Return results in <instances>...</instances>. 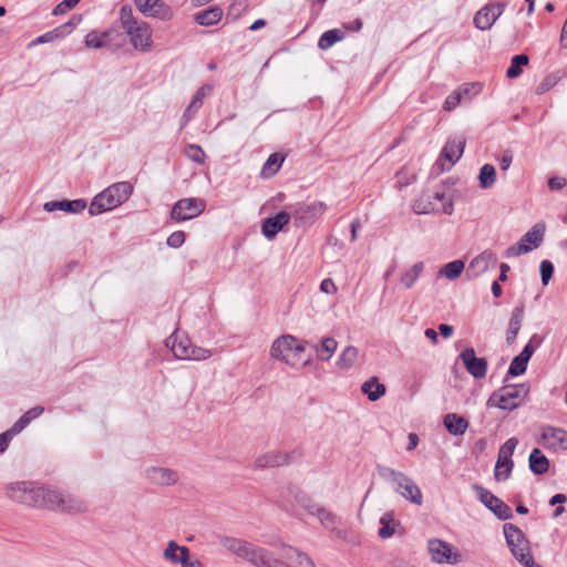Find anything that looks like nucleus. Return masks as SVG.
Returning <instances> with one entry per match:
<instances>
[{"mask_svg":"<svg viewBox=\"0 0 567 567\" xmlns=\"http://www.w3.org/2000/svg\"><path fill=\"white\" fill-rule=\"evenodd\" d=\"M221 544L243 559L260 567H316L313 560L303 551L292 546H282L280 558L268 550L256 547L243 539L225 536Z\"/></svg>","mask_w":567,"mask_h":567,"instance_id":"1","label":"nucleus"},{"mask_svg":"<svg viewBox=\"0 0 567 567\" xmlns=\"http://www.w3.org/2000/svg\"><path fill=\"white\" fill-rule=\"evenodd\" d=\"M6 493L10 499L17 503L39 508H48L52 502L50 497L56 498V495L51 493V488L33 482L11 483L7 486Z\"/></svg>","mask_w":567,"mask_h":567,"instance_id":"2","label":"nucleus"},{"mask_svg":"<svg viewBox=\"0 0 567 567\" xmlns=\"http://www.w3.org/2000/svg\"><path fill=\"white\" fill-rule=\"evenodd\" d=\"M132 193L133 186L131 183H114L93 198L89 206V214L91 216H97L110 212L126 202Z\"/></svg>","mask_w":567,"mask_h":567,"instance_id":"3","label":"nucleus"},{"mask_svg":"<svg viewBox=\"0 0 567 567\" xmlns=\"http://www.w3.org/2000/svg\"><path fill=\"white\" fill-rule=\"evenodd\" d=\"M377 471L380 477L386 482H390L394 486L395 492H398L405 499L415 505L422 504V492L412 478L406 476L404 473L395 471L389 466L378 465Z\"/></svg>","mask_w":567,"mask_h":567,"instance_id":"4","label":"nucleus"},{"mask_svg":"<svg viewBox=\"0 0 567 567\" xmlns=\"http://www.w3.org/2000/svg\"><path fill=\"white\" fill-rule=\"evenodd\" d=\"M528 392L526 383L505 384L489 395L486 406L513 411L523 404Z\"/></svg>","mask_w":567,"mask_h":567,"instance_id":"5","label":"nucleus"},{"mask_svg":"<svg viewBox=\"0 0 567 567\" xmlns=\"http://www.w3.org/2000/svg\"><path fill=\"white\" fill-rule=\"evenodd\" d=\"M166 346L171 347L173 354L179 360L203 361L212 357L210 350L194 346L187 337L179 336L177 331L168 337Z\"/></svg>","mask_w":567,"mask_h":567,"instance_id":"6","label":"nucleus"},{"mask_svg":"<svg viewBox=\"0 0 567 567\" xmlns=\"http://www.w3.org/2000/svg\"><path fill=\"white\" fill-rule=\"evenodd\" d=\"M413 210L416 214H435L443 212L452 215L454 210L453 202L444 192L422 194L413 204Z\"/></svg>","mask_w":567,"mask_h":567,"instance_id":"7","label":"nucleus"},{"mask_svg":"<svg viewBox=\"0 0 567 567\" xmlns=\"http://www.w3.org/2000/svg\"><path fill=\"white\" fill-rule=\"evenodd\" d=\"M290 219H293L296 227L306 228L315 224V221L324 214L327 205L323 202L297 203L287 206Z\"/></svg>","mask_w":567,"mask_h":567,"instance_id":"8","label":"nucleus"},{"mask_svg":"<svg viewBox=\"0 0 567 567\" xmlns=\"http://www.w3.org/2000/svg\"><path fill=\"white\" fill-rule=\"evenodd\" d=\"M518 445L516 437L508 439L498 450L497 461L494 468V477L497 482L509 478L514 468L513 454Z\"/></svg>","mask_w":567,"mask_h":567,"instance_id":"9","label":"nucleus"},{"mask_svg":"<svg viewBox=\"0 0 567 567\" xmlns=\"http://www.w3.org/2000/svg\"><path fill=\"white\" fill-rule=\"evenodd\" d=\"M427 551L431 560L435 564L456 565L461 561L460 551L451 544L439 538L427 540Z\"/></svg>","mask_w":567,"mask_h":567,"instance_id":"10","label":"nucleus"},{"mask_svg":"<svg viewBox=\"0 0 567 567\" xmlns=\"http://www.w3.org/2000/svg\"><path fill=\"white\" fill-rule=\"evenodd\" d=\"M297 342V339L291 334H284L276 339L270 348V354L274 359L280 360L292 368H302L307 365L310 359L305 360H291L292 343Z\"/></svg>","mask_w":567,"mask_h":567,"instance_id":"11","label":"nucleus"},{"mask_svg":"<svg viewBox=\"0 0 567 567\" xmlns=\"http://www.w3.org/2000/svg\"><path fill=\"white\" fill-rule=\"evenodd\" d=\"M206 207L202 198H183L177 200L171 209V218L175 221H186L199 216Z\"/></svg>","mask_w":567,"mask_h":567,"instance_id":"12","label":"nucleus"},{"mask_svg":"<svg viewBox=\"0 0 567 567\" xmlns=\"http://www.w3.org/2000/svg\"><path fill=\"white\" fill-rule=\"evenodd\" d=\"M504 536L511 553L519 564L525 566L533 563L530 542L526 534H504Z\"/></svg>","mask_w":567,"mask_h":567,"instance_id":"13","label":"nucleus"},{"mask_svg":"<svg viewBox=\"0 0 567 567\" xmlns=\"http://www.w3.org/2000/svg\"><path fill=\"white\" fill-rule=\"evenodd\" d=\"M505 3L489 2L481 8L473 18V24L481 31L489 30L497 19L503 14Z\"/></svg>","mask_w":567,"mask_h":567,"instance_id":"14","label":"nucleus"},{"mask_svg":"<svg viewBox=\"0 0 567 567\" xmlns=\"http://www.w3.org/2000/svg\"><path fill=\"white\" fill-rule=\"evenodd\" d=\"M51 493L55 494L56 498L51 497L52 502L49 504L48 509H58L69 514H78L86 509V504L73 495L63 494L54 488H51Z\"/></svg>","mask_w":567,"mask_h":567,"instance_id":"15","label":"nucleus"},{"mask_svg":"<svg viewBox=\"0 0 567 567\" xmlns=\"http://www.w3.org/2000/svg\"><path fill=\"white\" fill-rule=\"evenodd\" d=\"M480 501L491 509L499 519L506 520L513 516L511 507L501 498L484 487L475 486Z\"/></svg>","mask_w":567,"mask_h":567,"instance_id":"16","label":"nucleus"},{"mask_svg":"<svg viewBox=\"0 0 567 567\" xmlns=\"http://www.w3.org/2000/svg\"><path fill=\"white\" fill-rule=\"evenodd\" d=\"M125 32L130 37V42L134 49L142 52H146L152 49V31L146 22L141 21Z\"/></svg>","mask_w":567,"mask_h":567,"instance_id":"17","label":"nucleus"},{"mask_svg":"<svg viewBox=\"0 0 567 567\" xmlns=\"http://www.w3.org/2000/svg\"><path fill=\"white\" fill-rule=\"evenodd\" d=\"M466 371L475 379H482L487 373V361L484 358H477L473 348H465L458 357Z\"/></svg>","mask_w":567,"mask_h":567,"instance_id":"18","label":"nucleus"},{"mask_svg":"<svg viewBox=\"0 0 567 567\" xmlns=\"http://www.w3.org/2000/svg\"><path fill=\"white\" fill-rule=\"evenodd\" d=\"M300 453L292 451V452H280V451H270L267 452L256 458V465L260 468L266 467H276V466H282L288 465L292 461H295Z\"/></svg>","mask_w":567,"mask_h":567,"instance_id":"19","label":"nucleus"},{"mask_svg":"<svg viewBox=\"0 0 567 567\" xmlns=\"http://www.w3.org/2000/svg\"><path fill=\"white\" fill-rule=\"evenodd\" d=\"M136 8L145 16L168 19L171 9L162 0H134Z\"/></svg>","mask_w":567,"mask_h":567,"instance_id":"20","label":"nucleus"},{"mask_svg":"<svg viewBox=\"0 0 567 567\" xmlns=\"http://www.w3.org/2000/svg\"><path fill=\"white\" fill-rule=\"evenodd\" d=\"M542 439L544 445L549 450H567V431L560 427L545 426L543 427Z\"/></svg>","mask_w":567,"mask_h":567,"instance_id":"21","label":"nucleus"},{"mask_svg":"<svg viewBox=\"0 0 567 567\" xmlns=\"http://www.w3.org/2000/svg\"><path fill=\"white\" fill-rule=\"evenodd\" d=\"M290 214L282 210L262 221L261 233L267 239H274L276 235L289 223Z\"/></svg>","mask_w":567,"mask_h":567,"instance_id":"22","label":"nucleus"},{"mask_svg":"<svg viewBox=\"0 0 567 567\" xmlns=\"http://www.w3.org/2000/svg\"><path fill=\"white\" fill-rule=\"evenodd\" d=\"M86 202L82 198L73 199V200H51L47 202L43 205V209L48 213H52L55 210H62L70 214H79L86 208Z\"/></svg>","mask_w":567,"mask_h":567,"instance_id":"23","label":"nucleus"},{"mask_svg":"<svg viewBox=\"0 0 567 567\" xmlns=\"http://www.w3.org/2000/svg\"><path fill=\"white\" fill-rule=\"evenodd\" d=\"M147 478L155 485L169 486L178 481V474L166 467H151L146 471Z\"/></svg>","mask_w":567,"mask_h":567,"instance_id":"24","label":"nucleus"},{"mask_svg":"<svg viewBox=\"0 0 567 567\" xmlns=\"http://www.w3.org/2000/svg\"><path fill=\"white\" fill-rule=\"evenodd\" d=\"M524 313L525 305L524 302H519V305H517L512 311L508 327L506 330V342L508 344L513 343L516 340L519 329L522 327Z\"/></svg>","mask_w":567,"mask_h":567,"instance_id":"25","label":"nucleus"},{"mask_svg":"<svg viewBox=\"0 0 567 567\" xmlns=\"http://www.w3.org/2000/svg\"><path fill=\"white\" fill-rule=\"evenodd\" d=\"M117 30L110 28L103 32L91 31L85 35V45L87 48L101 49L114 40Z\"/></svg>","mask_w":567,"mask_h":567,"instance_id":"26","label":"nucleus"},{"mask_svg":"<svg viewBox=\"0 0 567 567\" xmlns=\"http://www.w3.org/2000/svg\"><path fill=\"white\" fill-rule=\"evenodd\" d=\"M443 425L451 435L457 436L463 435L467 431L470 423L457 413H447L443 417Z\"/></svg>","mask_w":567,"mask_h":567,"instance_id":"27","label":"nucleus"},{"mask_svg":"<svg viewBox=\"0 0 567 567\" xmlns=\"http://www.w3.org/2000/svg\"><path fill=\"white\" fill-rule=\"evenodd\" d=\"M465 147L464 140H450L442 150L441 157L447 159L450 169L462 156Z\"/></svg>","mask_w":567,"mask_h":567,"instance_id":"28","label":"nucleus"},{"mask_svg":"<svg viewBox=\"0 0 567 567\" xmlns=\"http://www.w3.org/2000/svg\"><path fill=\"white\" fill-rule=\"evenodd\" d=\"M361 391L370 401L374 402L385 394L386 386L379 382L377 377H372L361 385Z\"/></svg>","mask_w":567,"mask_h":567,"instance_id":"29","label":"nucleus"},{"mask_svg":"<svg viewBox=\"0 0 567 567\" xmlns=\"http://www.w3.org/2000/svg\"><path fill=\"white\" fill-rule=\"evenodd\" d=\"M529 470L536 475H543L549 470V460L539 449H534L528 458Z\"/></svg>","mask_w":567,"mask_h":567,"instance_id":"30","label":"nucleus"},{"mask_svg":"<svg viewBox=\"0 0 567 567\" xmlns=\"http://www.w3.org/2000/svg\"><path fill=\"white\" fill-rule=\"evenodd\" d=\"M545 234V225L542 223L535 224L520 239L519 244H526L527 247L536 249L543 243Z\"/></svg>","mask_w":567,"mask_h":567,"instance_id":"31","label":"nucleus"},{"mask_svg":"<svg viewBox=\"0 0 567 567\" xmlns=\"http://www.w3.org/2000/svg\"><path fill=\"white\" fill-rule=\"evenodd\" d=\"M223 17V10L219 7H210L204 11L196 13L195 21L199 25H214L220 21Z\"/></svg>","mask_w":567,"mask_h":567,"instance_id":"32","label":"nucleus"},{"mask_svg":"<svg viewBox=\"0 0 567 567\" xmlns=\"http://www.w3.org/2000/svg\"><path fill=\"white\" fill-rule=\"evenodd\" d=\"M346 33L340 29H331L321 34L318 41V47L321 50H328L337 42L341 41Z\"/></svg>","mask_w":567,"mask_h":567,"instance_id":"33","label":"nucleus"},{"mask_svg":"<svg viewBox=\"0 0 567 567\" xmlns=\"http://www.w3.org/2000/svg\"><path fill=\"white\" fill-rule=\"evenodd\" d=\"M284 161H285V157L282 154H280V153L271 154L267 158V161L265 162V164L261 168V176L262 177H271L272 175H275L281 167Z\"/></svg>","mask_w":567,"mask_h":567,"instance_id":"34","label":"nucleus"},{"mask_svg":"<svg viewBox=\"0 0 567 567\" xmlns=\"http://www.w3.org/2000/svg\"><path fill=\"white\" fill-rule=\"evenodd\" d=\"M423 262L419 261L403 272L401 276V284L404 286V288L410 289L413 287L421 272L423 271Z\"/></svg>","mask_w":567,"mask_h":567,"instance_id":"35","label":"nucleus"},{"mask_svg":"<svg viewBox=\"0 0 567 567\" xmlns=\"http://www.w3.org/2000/svg\"><path fill=\"white\" fill-rule=\"evenodd\" d=\"M338 342L332 337L322 339L320 347H316L318 357L322 361H328L336 352Z\"/></svg>","mask_w":567,"mask_h":567,"instance_id":"36","label":"nucleus"},{"mask_svg":"<svg viewBox=\"0 0 567 567\" xmlns=\"http://www.w3.org/2000/svg\"><path fill=\"white\" fill-rule=\"evenodd\" d=\"M529 62V58L526 54L514 55L511 60V65L506 71V76L515 79L523 72V66H526Z\"/></svg>","mask_w":567,"mask_h":567,"instance_id":"37","label":"nucleus"},{"mask_svg":"<svg viewBox=\"0 0 567 567\" xmlns=\"http://www.w3.org/2000/svg\"><path fill=\"white\" fill-rule=\"evenodd\" d=\"M496 171L491 164H485L481 167L478 174L480 186L483 189L491 188L495 184Z\"/></svg>","mask_w":567,"mask_h":567,"instance_id":"38","label":"nucleus"},{"mask_svg":"<svg viewBox=\"0 0 567 567\" xmlns=\"http://www.w3.org/2000/svg\"><path fill=\"white\" fill-rule=\"evenodd\" d=\"M358 358V349L352 346H348L343 349L339 359L337 361V365L340 369L347 370L351 368Z\"/></svg>","mask_w":567,"mask_h":567,"instance_id":"39","label":"nucleus"},{"mask_svg":"<svg viewBox=\"0 0 567 567\" xmlns=\"http://www.w3.org/2000/svg\"><path fill=\"white\" fill-rule=\"evenodd\" d=\"M315 514L317 515L321 525L324 528L331 529V530L336 529L338 522H339V518L336 514H333L332 512H330L323 507H318L316 509Z\"/></svg>","mask_w":567,"mask_h":567,"instance_id":"40","label":"nucleus"},{"mask_svg":"<svg viewBox=\"0 0 567 567\" xmlns=\"http://www.w3.org/2000/svg\"><path fill=\"white\" fill-rule=\"evenodd\" d=\"M464 267L465 265L462 260H453L440 269V275L445 276L451 280H454L461 276L462 271L464 270Z\"/></svg>","mask_w":567,"mask_h":567,"instance_id":"41","label":"nucleus"},{"mask_svg":"<svg viewBox=\"0 0 567 567\" xmlns=\"http://www.w3.org/2000/svg\"><path fill=\"white\" fill-rule=\"evenodd\" d=\"M43 411L44 409L42 406H34L27 411L13 425L21 432L31 421L39 417Z\"/></svg>","mask_w":567,"mask_h":567,"instance_id":"42","label":"nucleus"},{"mask_svg":"<svg viewBox=\"0 0 567 567\" xmlns=\"http://www.w3.org/2000/svg\"><path fill=\"white\" fill-rule=\"evenodd\" d=\"M560 79H561V76L557 72L548 74L537 85V87L535 90L536 94L542 95V94L548 92L549 90H551L553 87H555L557 85V83L560 81Z\"/></svg>","mask_w":567,"mask_h":567,"instance_id":"43","label":"nucleus"},{"mask_svg":"<svg viewBox=\"0 0 567 567\" xmlns=\"http://www.w3.org/2000/svg\"><path fill=\"white\" fill-rule=\"evenodd\" d=\"M120 21H121L122 28L125 31L141 22L134 18L133 10L128 4H125L121 8Z\"/></svg>","mask_w":567,"mask_h":567,"instance_id":"44","label":"nucleus"},{"mask_svg":"<svg viewBox=\"0 0 567 567\" xmlns=\"http://www.w3.org/2000/svg\"><path fill=\"white\" fill-rule=\"evenodd\" d=\"M185 154L190 161L197 164L205 163L206 154L204 150L197 144H188L185 150Z\"/></svg>","mask_w":567,"mask_h":567,"instance_id":"45","label":"nucleus"},{"mask_svg":"<svg viewBox=\"0 0 567 567\" xmlns=\"http://www.w3.org/2000/svg\"><path fill=\"white\" fill-rule=\"evenodd\" d=\"M542 343V339L537 336V334H534L529 342L523 348V350L520 351L519 354H517L519 358H522L523 360H525L526 362H528L532 358V355L534 354L536 348Z\"/></svg>","mask_w":567,"mask_h":567,"instance_id":"46","label":"nucleus"},{"mask_svg":"<svg viewBox=\"0 0 567 567\" xmlns=\"http://www.w3.org/2000/svg\"><path fill=\"white\" fill-rule=\"evenodd\" d=\"M527 365H528V362H526L525 360H523L522 358L516 355L509 364L507 375H511V377L522 375L523 373H525Z\"/></svg>","mask_w":567,"mask_h":567,"instance_id":"47","label":"nucleus"},{"mask_svg":"<svg viewBox=\"0 0 567 567\" xmlns=\"http://www.w3.org/2000/svg\"><path fill=\"white\" fill-rule=\"evenodd\" d=\"M182 547L183 546L177 545L176 542L171 540L164 550V558L171 564L177 565Z\"/></svg>","mask_w":567,"mask_h":567,"instance_id":"48","label":"nucleus"},{"mask_svg":"<svg viewBox=\"0 0 567 567\" xmlns=\"http://www.w3.org/2000/svg\"><path fill=\"white\" fill-rule=\"evenodd\" d=\"M487 266L486 264H484V258H480L478 256L475 257L470 264H468V267H467V274L473 276V277H477L480 276L481 274L485 272L487 270Z\"/></svg>","mask_w":567,"mask_h":567,"instance_id":"49","label":"nucleus"},{"mask_svg":"<svg viewBox=\"0 0 567 567\" xmlns=\"http://www.w3.org/2000/svg\"><path fill=\"white\" fill-rule=\"evenodd\" d=\"M539 270H540V277H542V284L544 286H547L549 280L553 278V275H554V265L550 260H543L540 262V267H539Z\"/></svg>","mask_w":567,"mask_h":567,"instance_id":"50","label":"nucleus"},{"mask_svg":"<svg viewBox=\"0 0 567 567\" xmlns=\"http://www.w3.org/2000/svg\"><path fill=\"white\" fill-rule=\"evenodd\" d=\"M528 251H532V247H527L526 244H519L517 243L516 245H512L509 246L505 251H504V257L505 258H515V257H518L523 254H526Z\"/></svg>","mask_w":567,"mask_h":567,"instance_id":"51","label":"nucleus"},{"mask_svg":"<svg viewBox=\"0 0 567 567\" xmlns=\"http://www.w3.org/2000/svg\"><path fill=\"white\" fill-rule=\"evenodd\" d=\"M181 567H202V563L198 559L189 558V549L187 547L181 548L179 560Z\"/></svg>","mask_w":567,"mask_h":567,"instance_id":"52","label":"nucleus"},{"mask_svg":"<svg viewBox=\"0 0 567 567\" xmlns=\"http://www.w3.org/2000/svg\"><path fill=\"white\" fill-rule=\"evenodd\" d=\"M19 433L20 431L12 425L9 430L0 434V453H3L8 449L10 441Z\"/></svg>","mask_w":567,"mask_h":567,"instance_id":"53","label":"nucleus"},{"mask_svg":"<svg viewBox=\"0 0 567 567\" xmlns=\"http://www.w3.org/2000/svg\"><path fill=\"white\" fill-rule=\"evenodd\" d=\"M185 237L186 236H185L184 231H182V230L174 231L168 236L166 244L171 248H179L184 244Z\"/></svg>","mask_w":567,"mask_h":567,"instance_id":"54","label":"nucleus"},{"mask_svg":"<svg viewBox=\"0 0 567 567\" xmlns=\"http://www.w3.org/2000/svg\"><path fill=\"white\" fill-rule=\"evenodd\" d=\"M81 0H63L54 9V16H61L72 10Z\"/></svg>","mask_w":567,"mask_h":567,"instance_id":"55","label":"nucleus"},{"mask_svg":"<svg viewBox=\"0 0 567 567\" xmlns=\"http://www.w3.org/2000/svg\"><path fill=\"white\" fill-rule=\"evenodd\" d=\"M462 100V91H454L450 94L444 102V110L452 111L454 110Z\"/></svg>","mask_w":567,"mask_h":567,"instance_id":"56","label":"nucleus"},{"mask_svg":"<svg viewBox=\"0 0 567 567\" xmlns=\"http://www.w3.org/2000/svg\"><path fill=\"white\" fill-rule=\"evenodd\" d=\"M380 523L382 526L379 528L378 532H395L394 518L391 513L384 514L380 518Z\"/></svg>","mask_w":567,"mask_h":567,"instance_id":"57","label":"nucleus"},{"mask_svg":"<svg viewBox=\"0 0 567 567\" xmlns=\"http://www.w3.org/2000/svg\"><path fill=\"white\" fill-rule=\"evenodd\" d=\"M513 152L511 150L503 151L499 157V167L502 171H507L513 163Z\"/></svg>","mask_w":567,"mask_h":567,"instance_id":"58","label":"nucleus"},{"mask_svg":"<svg viewBox=\"0 0 567 567\" xmlns=\"http://www.w3.org/2000/svg\"><path fill=\"white\" fill-rule=\"evenodd\" d=\"M59 35H60L59 29H54L52 31L45 32V33L41 34L40 37H38L33 41V43L34 44L48 43V42H51L54 39H56Z\"/></svg>","mask_w":567,"mask_h":567,"instance_id":"59","label":"nucleus"},{"mask_svg":"<svg viewBox=\"0 0 567 567\" xmlns=\"http://www.w3.org/2000/svg\"><path fill=\"white\" fill-rule=\"evenodd\" d=\"M320 290L326 292V293L332 295V293L337 292L338 288H337V286H336V284L333 282L332 279L327 278V279H323L321 281Z\"/></svg>","mask_w":567,"mask_h":567,"instance_id":"60","label":"nucleus"},{"mask_svg":"<svg viewBox=\"0 0 567 567\" xmlns=\"http://www.w3.org/2000/svg\"><path fill=\"white\" fill-rule=\"evenodd\" d=\"M205 86H202L198 89V91L196 92L194 99L192 100L190 104H189V107H200L202 104H203V99L205 97L206 95V92H205Z\"/></svg>","mask_w":567,"mask_h":567,"instance_id":"61","label":"nucleus"},{"mask_svg":"<svg viewBox=\"0 0 567 567\" xmlns=\"http://www.w3.org/2000/svg\"><path fill=\"white\" fill-rule=\"evenodd\" d=\"M566 179L564 177H551L548 181V186L551 190H559L566 186Z\"/></svg>","mask_w":567,"mask_h":567,"instance_id":"62","label":"nucleus"},{"mask_svg":"<svg viewBox=\"0 0 567 567\" xmlns=\"http://www.w3.org/2000/svg\"><path fill=\"white\" fill-rule=\"evenodd\" d=\"M486 447H487V440L485 437H481L475 442L472 453H473V455L478 457L482 453L485 452Z\"/></svg>","mask_w":567,"mask_h":567,"instance_id":"63","label":"nucleus"},{"mask_svg":"<svg viewBox=\"0 0 567 567\" xmlns=\"http://www.w3.org/2000/svg\"><path fill=\"white\" fill-rule=\"evenodd\" d=\"M478 257L484 258V264H486L487 268L496 265V262H497L496 255L489 250H485L484 252L478 255Z\"/></svg>","mask_w":567,"mask_h":567,"instance_id":"64","label":"nucleus"}]
</instances>
